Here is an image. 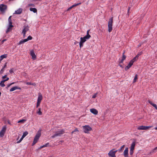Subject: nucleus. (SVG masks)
Returning a JSON list of instances; mask_svg holds the SVG:
<instances>
[{
	"label": "nucleus",
	"mask_w": 157,
	"mask_h": 157,
	"mask_svg": "<svg viewBox=\"0 0 157 157\" xmlns=\"http://www.w3.org/2000/svg\"><path fill=\"white\" fill-rule=\"evenodd\" d=\"M40 102L37 101L36 106V108H38V106H39V105H40Z\"/></svg>",
	"instance_id": "nucleus-41"
},
{
	"label": "nucleus",
	"mask_w": 157,
	"mask_h": 157,
	"mask_svg": "<svg viewBox=\"0 0 157 157\" xmlns=\"http://www.w3.org/2000/svg\"><path fill=\"white\" fill-rule=\"evenodd\" d=\"M124 157H128V155H124Z\"/></svg>",
	"instance_id": "nucleus-55"
},
{
	"label": "nucleus",
	"mask_w": 157,
	"mask_h": 157,
	"mask_svg": "<svg viewBox=\"0 0 157 157\" xmlns=\"http://www.w3.org/2000/svg\"><path fill=\"white\" fill-rule=\"evenodd\" d=\"M134 152V150H130V154L132 155Z\"/></svg>",
	"instance_id": "nucleus-42"
},
{
	"label": "nucleus",
	"mask_w": 157,
	"mask_h": 157,
	"mask_svg": "<svg viewBox=\"0 0 157 157\" xmlns=\"http://www.w3.org/2000/svg\"><path fill=\"white\" fill-rule=\"evenodd\" d=\"M7 55L6 54H4L0 56V63L1 61L4 58H6L7 57Z\"/></svg>",
	"instance_id": "nucleus-21"
},
{
	"label": "nucleus",
	"mask_w": 157,
	"mask_h": 157,
	"mask_svg": "<svg viewBox=\"0 0 157 157\" xmlns=\"http://www.w3.org/2000/svg\"><path fill=\"white\" fill-rule=\"evenodd\" d=\"M26 121V120H25V119H22V120H21L17 122L18 123H23L25 121Z\"/></svg>",
	"instance_id": "nucleus-33"
},
{
	"label": "nucleus",
	"mask_w": 157,
	"mask_h": 157,
	"mask_svg": "<svg viewBox=\"0 0 157 157\" xmlns=\"http://www.w3.org/2000/svg\"><path fill=\"white\" fill-rule=\"evenodd\" d=\"M81 4V3H79L77 4H75L73 5V7L79 5H80Z\"/></svg>",
	"instance_id": "nucleus-40"
},
{
	"label": "nucleus",
	"mask_w": 157,
	"mask_h": 157,
	"mask_svg": "<svg viewBox=\"0 0 157 157\" xmlns=\"http://www.w3.org/2000/svg\"><path fill=\"white\" fill-rule=\"evenodd\" d=\"M9 26L10 27H13V25H12V21H9Z\"/></svg>",
	"instance_id": "nucleus-37"
},
{
	"label": "nucleus",
	"mask_w": 157,
	"mask_h": 157,
	"mask_svg": "<svg viewBox=\"0 0 157 157\" xmlns=\"http://www.w3.org/2000/svg\"><path fill=\"white\" fill-rule=\"evenodd\" d=\"M32 39V37L31 36H28L27 38L25 40H27V41L29 40H31Z\"/></svg>",
	"instance_id": "nucleus-34"
},
{
	"label": "nucleus",
	"mask_w": 157,
	"mask_h": 157,
	"mask_svg": "<svg viewBox=\"0 0 157 157\" xmlns=\"http://www.w3.org/2000/svg\"><path fill=\"white\" fill-rule=\"evenodd\" d=\"M38 111H37L36 113L39 115H41L42 114V113L41 111V108H38Z\"/></svg>",
	"instance_id": "nucleus-25"
},
{
	"label": "nucleus",
	"mask_w": 157,
	"mask_h": 157,
	"mask_svg": "<svg viewBox=\"0 0 157 157\" xmlns=\"http://www.w3.org/2000/svg\"><path fill=\"white\" fill-rule=\"evenodd\" d=\"M128 148L127 147L125 148V150L124 151L123 155H128Z\"/></svg>",
	"instance_id": "nucleus-18"
},
{
	"label": "nucleus",
	"mask_w": 157,
	"mask_h": 157,
	"mask_svg": "<svg viewBox=\"0 0 157 157\" xmlns=\"http://www.w3.org/2000/svg\"><path fill=\"white\" fill-rule=\"evenodd\" d=\"M74 132H74V131H72V132H71V134H73V133H74Z\"/></svg>",
	"instance_id": "nucleus-58"
},
{
	"label": "nucleus",
	"mask_w": 157,
	"mask_h": 157,
	"mask_svg": "<svg viewBox=\"0 0 157 157\" xmlns=\"http://www.w3.org/2000/svg\"><path fill=\"white\" fill-rule=\"evenodd\" d=\"M23 29L22 32V33H26L27 31H28L29 30V27L28 25H25L23 26Z\"/></svg>",
	"instance_id": "nucleus-11"
},
{
	"label": "nucleus",
	"mask_w": 157,
	"mask_h": 157,
	"mask_svg": "<svg viewBox=\"0 0 157 157\" xmlns=\"http://www.w3.org/2000/svg\"><path fill=\"white\" fill-rule=\"evenodd\" d=\"M3 69H2L0 71V74H2V73L3 72Z\"/></svg>",
	"instance_id": "nucleus-52"
},
{
	"label": "nucleus",
	"mask_w": 157,
	"mask_h": 157,
	"mask_svg": "<svg viewBox=\"0 0 157 157\" xmlns=\"http://www.w3.org/2000/svg\"><path fill=\"white\" fill-rule=\"evenodd\" d=\"M74 7H73V6H71V7H70L67 10H70L72 8Z\"/></svg>",
	"instance_id": "nucleus-47"
},
{
	"label": "nucleus",
	"mask_w": 157,
	"mask_h": 157,
	"mask_svg": "<svg viewBox=\"0 0 157 157\" xmlns=\"http://www.w3.org/2000/svg\"><path fill=\"white\" fill-rule=\"evenodd\" d=\"M83 37V39H85L86 40H86H88L90 38L89 37H87V36H85Z\"/></svg>",
	"instance_id": "nucleus-43"
},
{
	"label": "nucleus",
	"mask_w": 157,
	"mask_h": 157,
	"mask_svg": "<svg viewBox=\"0 0 157 157\" xmlns=\"http://www.w3.org/2000/svg\"><path fill=\"white\" fill-rule=\"evenodd\" d=\"M113 17H111L109 20L108 27V31L109 33L111 32L113 29Z\"/></svg>",
	"instance_id": "nucleus-4"
},
{
	"label": "nucleus",
	"mask_w": 157,
	"mask_h": 157,
	"mask_svg": "<svg viewBox=\"0 0 157 157\" xmlns=\"http://www.w3.org/2000/svg\"><path fill=\"white\" fill-rule=\"evenodd\" d=\"M7 77H6V75H5V76H3L2 77V78L4 80L5 79V78H6Z\"/></svg>",
	"instance_id": "nucleus-50"
},
{
	"label": "nucleus",
	"mask_w": 157,
	"mask_h": 157,
	"mask_svg": "<svg viewBox=\"0 0 157 157\" xmlns=\"http://www.w3.org/2000/svg\"><path fill=\"white\" fill-rule=\"evenodd\" d=\"M21 89V88L20 87H19L17 86H14V87H12V88H11L10 90V91L11 92V91H13L17 89L20 90Z\"/></svg>",
	"instance_id": "nucleus-15"
},
{
	"label": "nucleus",
	"mask_w": 157,
	"mask_h": 157,
	"mask_svg": "<svg viewBox=\"0 0 157 157\" xmlns=\"http://www.w3.org/2000/svg\"><path fill=\"white\" fill-rule=\"evenodd\" d=\"M113 149L110 150L108 153V155L110 157H116V153L117 151V150L113 151Z\"/></svg>",
	"instance_id": "nucleus-6"
},
{
	"label": "nucleus",
	"mask_w": 157,
	"mask_h": 157,
	"mask_svg": "<svg viewBox=\"0 0 157 157\" xmlns=\"http://www.w3.org/2000/svg\"><path fill=\"white\" fill-rule=\"evenodd\" d=\"M138 75L136 74L135 75V76L134 77V79L133 81V82L134 83L135 82H136V80L138 78Z\"/></svg>",
	"instance_id": "nucleus-28"
},
{
	"label": "nucleus",
	"mask_w": 157,
	"mask_h": 157,
	"mask_svg": "<svg viewBox=\"0 0 157 157\" xmlns=\"http://www.w3.org/2000/svg\"><path fill=\"white\" fill-rule=\"evenodd\" d=\"M151 126H141L138 127L137 128L138 130H147L151 128Z\"/></svg>",
	"instance_id": "nucleus-7"
},
{
	"label": "nucleus",
	"mask_w": 157,
	"mask_h": 157,
	"mask_svg": "<svg viewBox=\"0 0 157 157\" xmlns=\"http://www.w3.org/2000/svg\"><path fill=\"white\" fill-rule=\"evenodd\" d=\"M65 132V131L64 129H62L60 130L57 131L55 132V134L52 136L51 137L52 138H53L57 136H60L64 133Z\"/></svg>",
	"instance_id": "nucleus-2"
},
{
	"label": "nucleus",
	"mask_w": 157,
	"mask_h": 157,
	"mask_svg": "<svg viewBox=\"0 0 157 157\" xmlns=\"http://www.w3.org/2000/svg\"><path fill=\"white\" fill-rule=\"evenodd\" d=\"M90 111L92 113L95 115H97L98 113V110L94 109H90Z\"/></svg>",
	"instance_id": "nucleus-12"
},
{
	"label": "nucleus",
	"mask_w": 157,
	"mask_h": 157,
	"mask_svg": "<svg viewBox=\"0 0 157 157\" xmlns=\"http://www.w3.org/2000/svg\"><path fill=\"white\" fill-rule=\"evenodd\" d=\"M5 40H3L2 41H3H3H5Z\"/></svg>",
	"instance_id": "nucleus-61"
},
{
	"label": "nucleus",
	"mask_w": 157,
	"mask_h": 157,
	"mask_svg": "<svg viewBox=\"0 0 157 157\" xmlns=\"http://www.w3.org/2000/svg\"><path fill=\"white\" fill-rule=\"evenodd\" d=\"M96 95H97V94H94V95L93 96H92V98H95L96 97Z\"/></svg>",
	"instance_id": "nucleus-48"
},
{
	"label": "nucleus",
	"mask_w": 157,
	"mask_h": 157,
	"mask_svg": "<svg viewBox=\"0 0 157 157\" xmlns=\"http://www.w3.org/2000/svg\"><path fill=\"white\" fill-rule=\"evenodd\" d=\"M29 6H33V7L35 6V5L34 4H30L29 5Z\"/></svg>",
	"instance_id": "nucleus-46"
},
{
	"label": "nucleus",
	"mask_w": 157,
	"mask_h": 157,
	"mask_svg": "<svg viewBox=\"0 0 157 157\" xmlns=\"http://www.w3.org/2000/svg\"><path fill=\"white\" fill-rule=\"evenodd\" d=\"M130 7H128V13L127 14V15H128V16H129V10H130Z\"/></svg>",
	"instance_id": "nucleus-51"
},
{
	"label": "nucleus",
	"mask_w": 157,
	"mask_h": 157,
	"mask_svg": "<svg viewBox=\"0 0 157 157\" xmlns=\"http://www.w3.org/2000/svg\"><path fill=\"white\" fill-rule=\"evenodd\" d=\"M14 82H13V83H11V84H10L8 85V87H9V86H10L11 85H12V84H14Z\"/></svg>",
	"instance_id": "nucleus-53"
},
{
	"label": "nucleus",
	"mask_w": 157,
	"mask_h": 157,
	"mask_svg": "<svg viewBox=\"0 0 157 157\" xmlns=\"http://www.w3.org/2000/svg\"><path fill=\"white\" fill-rule=\"evenodd\" d=\"M138 59L136 57H135L132 59L131 60V61H132L133 63H134L135 61H136Z\"/></svg>",
	"instance_id": "nucleus-35"
},
{
	"label": "nucleus",
	"mask_w": 157,
	"mask_h": 157,
	"mask_svg": "<svg viewBox=\"0 0 157 157\" xmlns=\"http://www.w3.org/2000/svg\"><path fill=\"white\" fill-rule=\"evenodd\" d=\"M139 56H138V55H137L135 56V57H136L137 58V59H138V57H139Z\"/></svg>",
	"instance_id": "nucleus-57"
},
{
	"label": "nucleus",
	"mask_w": 157,
	"mask_h": 157,
	"mask_svg": "<svg viewBox=\"0 0 157 157\" xmlns=\"http://www.w3.org/2000/svg\"><path fill=\"white\" fill-rule=\"evenodd\" d=\"M12 27H10V26H9V27L8 28V29H7V30L6 31V33H7L8 32H10L11 30H12Z\"/></svg>",
	"instance_id": "nucleus-29"
},
{
	"label": "nucleus",
	"mask_w": 157,
	"mask_h": 157,
	"mask_svg": "<svg viewBox=\"0 0 157 157\" xmlns=\"http://www.w3.org/2000/svg\"><path fill=\"white\" fill-rule=\"evenodd\" d=\"M133 63L132 62L130 61L128 65L125 68V70L126 71L128 70L132 66Z\"/></svg>",
	"instance_id": "nucleus-10"
},
{
	"label": "nucleus",
	"mask_w": 157,
	"mask_h": 157,
	"mask_svg": "<svg viewBox=\"0 0 157 157\" xmlns=\"http://www.w3.org/2000/svg\"><path fill=\"white\" fill-rule=\"evenodd\" d=\"M9 79V78H7L6 79H5L4 80H3L0 83V86H1L2 87H4L5 86V85L4 84V82L6 81H8Z\"/></svg>",
	"instance_id": "nucleus-13"
},
{
	"label": "nucleus",
	"mask_w": 157,
	"mask_h": 157,
	"mask_svg": "<svg viewBox=\"0 0 157 157\" xmlns=\"http://www.w3.org/2000/svg\"><path fill=\"white\" fill-rule=\"evenodd\" d=\"M22 9L21 8H19L15 11V13L17 14H20L22 12Z\"/></svg>",
	"instance_id": "nucleus-16"
},
{
	"label": "nucleus",
	"mask_w": 157,
	"mask_h": 157,
	"mask_svg": "<svg viewBox=\"0 0 157 157\" xmlns=\"http://www.w3.org/2000/svg\"><path fill=\"white\" fill-rule=\"evenodd\" d=\"M49 144V143H47L46 144H45L44 145H42V146H41L40 147V149H41V148H43V147H47L48 145Z\"/></svg>",
	"instance_id": "nucleus-27"
},
{
	"label": "nucleus",
	"mask_w": 157,
	"mask_h": 157,
	"mask_svg": "<svg viewBox=\"0 0 157 157\" xmlns=\"http://www.w3.org/2000/svg\"><path fill=\"white\" fill-rule=\"evenodd\" d=\"M83 132L86 133H89V132L92 130V128L89 125H86L82 126Z\"/></svg>",
	"instance_id": "nucleus-3"
},
{
	"label": "nucleus",
	"mask_w": 157,
	"mask_h": 157,
	"mask_svg": "<svg viewBox=\"0 0 157 157\" xmlns=\"http://www.w3.org/2000/svg\"><path fill=\"white\" fill-rule=\"evenodd\" d=\"M28 134V133L27 132H23L22 136L25 137Z\"/></svg>",
	"instance_id": "nucleus-31"
},
{
	"label": "nucleus",
	"mask_w": 157,
	"mask_h": 157,
	"mask_svg": "<svg viewBox=\"0 0 157 157\" xmlns=\"http://www.w3.org/2000/svg\"><path fill=\"white\" fill-rule=\"evenodd\" d=\"M83 43H82L81 42H79V47L80 48H82L83 46Z\"/></svg>",
	"instance_id": "nucleus-39"
},
{
	"label": "nucleus",
	"mask_w": 157,
	"mask_h": 157,
	"mask_svg": "<svg viewBox=\"0 0 157 157\" xmlns=\"http://www.w3.org/2000/svg\"><path fill=\"white\" fill-rule=\"evenodd\" d=\"M140 55H141V54H138L137 55L139 56Z\"/></svg>",
	"instance_id": "nucleus-59"
},
{
	"label": "nucleus",
	"mask_w": 157,
	"mask_h": 157,
	"mask_svg": "<svg viewBox=\"0 0 157 157\" xmlns=\"http://www.w3.org/2000/svg\"><path fill=\"white\" fill-rule=\"evenodd\" d=\"M6 126L3 127L0 132V136L1 137H2L3 136L4 134L6 132Z\"/></svg>",
	"instance_id": "nucleus-8"
},
{
	"label": "nucleus",
	"mask_w": 157,
	"mask_h": 157,
	"mask_svg": "<svg viewBox=\"0 0 157 157\" xmlns=\"http://www.w3.org/2000/svg\"><path fill=\"white\" fill-rule=\"evenodd\" d=\"M148 102L149 104L154 107L156 110H157V106L156 104L152 103V102L149 100L148 101Z\"/></svg>",
	"instance_id": "nucleus-17"
},
{
	"label": "nucleus",
	"mask_w": 157,
	"mask_h": 157,
	"mask_svg": "<svg viewBox=\"0 0 157 157\" xmlns=\"http://www.w3.org/2000/svg\"><path fill=\"white\" fill-rule=\"evenodd\" d=\"M7 9V6L6 5L2 4L0 5V11L2 13H4Z\"/></svg>",
	"instance_id": "nucleus-5"
},
{
	"label": "nucleus",
	"mask_w": 157,
	"mask_h": 157,
	"mask_svg": "<svg viewBox=\"0 0 157 157\" xmlns=\"http://www.w3.org/2000/svg\"><path fill=\"white\" fill-rule=\"evenodd\" d=\"M125 147V145H123L121 147V148H120V149H119L118 150H117V151H118L119 152H121L123 151V150H124V147Z\"/></svg>",
	"instance_id": "nucleus-22"
},
{
	"label": "nucleus",
	"mask_w": 157,
	"mask_h": 157,
	"mask_svg": "<svg viewBox=\"0 0 157 157\" xmlns=\"http://www.w3.org/2000/svg\"><path fill=\"white\" fill-rule=\"evenodd\" d=\"M18 138H19V137H18V138H17V140H18Z\"/></svg>",
	"instance_id": "nucleus-62"
},
{
	"label": "nucleus",
	"mask_w": 157,
	"mask_h": 157,
	"mask_svg": "<svg viewBox=\"0 0 157 157\" xmlns=\"http://www.w3.org/2000/svg\"><path fill=\"white\" fill-rule=\"evenodd\" d=\"M157 150V147H155L152 151H151V153L155 152L156 150Z\"/></svg>",
	"instance_id": "nucleus-38"
},
{
	"label": "nucleus",
	"mask_w": 157,
	"mask_h": 157,
	"mask_svg": "<svg viewBox=\"0 0 157 157\" xmlns=\"http://www.w3.org/2000/svg\"><path fill=\"white\" fill-rule=\"evenodd\" d=\"M74 132H79V130H78V128H76L74 130Z\"/></svg>",
	"instance_id": "nucleus-45"
},
{
	"label": "nucleus",
	"mask_w": 157,
	"mask_h": 157,
	"mask_svg": "<svg viewBox=\"0 0 157 157\" xmlns=\"http://www.w3.org/2000/svg\"><path fill=\"white\" fill-rule=\"evenodd\" d=\"M136 143L135 142H133L132 143L130 147V150H134L135 148Z\"/></svg>",
	"instance_id": "nucleus-14"
},
{
	"label": "nucleus",
	"mask_w": 157,
	"mask_h": 157,
	"mask_svg": "<svg viewBox=\"0 0 157 157\" xmlns=\"http://www.w3.org/2000/svg\"><path fill=\"white\" fill-rule=\"evenodd\" d=\"M26 84L28 85H32L34 86H36V84L35 83H32L30 82H28L26 83Z\"/></svg>",
	"instance_id": "nucleus-26"
},
{
	"label": "nucleus",
	"mask_w": 157,
	"mask_h": 157,
	"mask_svg": "<svg viewBox=\"0 0 157 157\" xmlns=\"http://www.w3.org/2000/svg\"><path fill=\"white\" fill-rule=\"evenodd\" d=\"M30 11L33 12L34 13H35L37 12V9L35 8H30L29 9Z\"/></svg>",
	"instance_id": "nucleus-23"
},
{
	"label": "nucleus",
	"mask_w": 157,
	"mask_h": 157,
	"mask_svg": "<svg viewBox=\"0 0 157 157\" xmlns=\"http://www.w3.org/2000/svg\"><path fill=\"white\" fill-rule=\"evenodd\" d=\"M1 92H0V96H1Z\"/></svg>",
	"instance_id": "nucleus-60"
},
{
	"label": "nucleus",
	"mask_w": 157,
	"mask_h": 157,
	"mask_svg": "<svg viewBox=\"0 0 157 157\" xmlns=\"http://www.w3.org/2000/svg\"><path fill=\"white\" fill-rule=\"evenodd\" d=\"M90 31V30H88L87 31V34L86 35V36L89 37V38H90L91 37V36L89 34V32Z\"/></svg>",
	"instance_id": "nucleus-30"
},
{
	"label": "nucleus",
	"mask_w": 157,
	"mask_h": 157,
	"mask_svg": "<svg viewBox=\"0 0 157 157\" xmlns=\"http://www.w3.org/2000/svg\"><path fill=\"white\" fill-rule=\"evenodd\" d=\"M42 99V96L40 94H39L38 95L37 101H39L41 102V101Z\"/></svg>",
	"instance_id": "nucleus-19"
},
{
	"label": "nucleus",
	"mask_w": 157,
	"mask_h": 157,
	"mask_svg": "<svg viewBox=\"0 0 157 157\" xmlns=\"http://www.w3.org/2000/svg\"><path fill=\"white\" fill-rule=\"evenodd\" d=\"M22 33L23 34V37L25 38V36L26 33Z\"/></svg>",
	"instance_id": "nucleus-54"
},
{
	"label": "nucleus",
	"mask_w": 157,
	"mask_h": 157,
	"mask_svg": "<svg viewBox=\"0 0 157 157\" xmlns=\"http://www.w3.org/2000/svg\"><path fill=\"white\" fill-rule=\"evenodd\" d=\"M24 138V137H23V136H22V137L20 139L19 141H17V143H20Z\"/></svg>",
	"instance_id": "nucleus-36"
},
{
	"label": "nucleus",
	"mask_w": 157,
	"mask_h": 157,
	"mask_svg": "<svg viewBox=\"0 0 157 157\" xmlns=\"http://www.w3.org/2000/svg\"><path fill=\"white\" fill-rule=\"evenodd\" d=\"M11 16H10L9 18H8V21H12V20H11Z\"/></svg>",
	"instance_id": "nucleus-49"
},
{
	"label": "nucleus",
	"mask_w": 157,
	"mask_h": 157,
	"mask_svg": "<svg viewBox=\"0 0 157 157\" xmlns=\"http://www.w3.org/2000/svg\"><path fill=\"white\" fill-rule=\"evenodd\" d=\"M30 54L32 56V59L33 60H35L36 59V56L33 50H31L30 51Z\"/></svg>",
	"instance_id": "nucleus-9"
},
{
	"label": "nucleus",
	"mask_w": 157,
	"mask_h": 157,
	"mask_svg": "<svg viewBox=\"0 0 157 157\" xmlns=\"http://www.w3.org/2000/svg\"><path fill=\"white\" fill-rule=\"evenodd\" d=\"M119 66L123 68V67H122V65H121L120 63L119 64Z\"/></svg>",
	"instance_id": "nucleus-56"
},
{
	"label": "nucleus",
	"mask_w": 157,
	"mask_h": 157,
	"mask_svg": "<svg viewBox=\"0 0 157 157\" xmlns=\"http://www.w3.org/2000/svg\"><path fill=\"white\" fill-rule=\"evenodd\" d=\"M86 41V40L83 39V37H81L80 38V42L84 43Z\"/></svg>",
	"instance_id": "nucleus-32"
},
{
	"label": "nucleus",
	"mask_w": 157,
	"mask_h": 157,
	"mask_svg": "<svg viewBox=\"0 0 157 157\" xmlns=\"http://www.w3.org/2000/svg\"><path fill=\"white\" fill-rule=\"evenodd\" d=\"M9 72H10V73L11 74H12V73H13V69L12 68V69H11L10 71H9Z\"/></svg>",
	"instance_id": "nucleus-44"
},
{
	"label": "nucleus",
	"mask_w": 157,
	"mask_h": 157,
	"mask_svg": "<svg viewBox=\"0 0 157 157\" xmlns=\"http://www.w3.org/2000/svg\"><path fill=\"white\" fill-rule=\"evenodd\" d=\"M124 52L123 54V55H122V59H121V60L120 62V63H123V61L125 59H126V56L124 55Z\"/></svg>",
	"instance_id": "nucleus-20"
},
{
	"label": "nucleus",
	"mask_w": 157,
	"mask_h": 157,
	"mask_svg": "<svg viewBox=\"0 0 157 157\" xmlns=\"http://www.w3.org/2000/svg\"><path fill=\"white\" fill-rule=\"evenodd\" d=\"M41 132L40 131H38L36 134L33 141V143L32 144V146H33L36 143L39 139V138L41 136Z\"/></svg>",
	"instance_id": "nucleus-1"
},
{
	"label": "nucleus",
	"mask_w": 157,
	"mask_h": 157,
	"mask_svg": "<svg viewBox=\"0 0 157 157\" xmlns=\"http://www.w3.org/2000/svg\"><path fill=\"white\" fill-rule=\"evenodd\" d=\"M27 41V40L25 39L24 40H22L19 42L18 43L19 44H24L25 42Z\"/></svg>",
	"instance_id": "nucleus-24"
}]
</instances>
